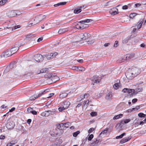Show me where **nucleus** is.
<instances>
[{"mask_svg": "<svg viewBox=\"0 0 146 146\" xmlns=\"http://www.w3.org/2000/svg\"><path fill=\"white\" fill-rule=\"evenodd\" d=\"M85 68L84 67H78V70L80 71H84L85 70Z\"/></svg>", "mask_w": 146, "mask_h": 146, "instance_id": "48", "label": "nucleus"}, {"mask_svg": "<svg viewBox=\"0 0 146 146\" xmlns=\"http://www.w3.org/2000/svg\"><path fill=\"white\" fill-rule=\"evenodd\" d=\"M55 132V133L56 134L57 136H60L64 132V130H60L56 129L53 130Z\"/></svg>", "mask_w": 146, "mask_h": 146, "instance_id": "10", "label": "nucleus"}, {"mask_svg": "<svg viewBox=\"0 0 146 146\" xmlns=\"http://www.w3.org/2000/svg\"><path fill=\"white\" fill-rule=\"evenodd\" d=\"M32 110L33 109L31 107H29L27 109L28 113H31Z\"/></svg>", "mask_w": 146, "mask_h": 146, "instance_id": "44", "label": "nucleus"}, {"mask_svg": "<svg viewBox=\"0 0 146 146\" xmlns=\"http://www.w3.org/2000/svg\"><path fill=\"white\" fill-rule=\"evenodd\" d=\"M117 83H115L113 86V88L116 89H117L120 86L121 84L120 83V80H117Z\"/></svg>", "mask_w": 146, "mask_h": 146, "instance_id": "15", "label": "nucleus"}, {"mask_svg": "<svg viewBox=\"0 0 146 146\" xmlns=\"http://www.w3.org/2000/svg\"><path fill=\"white\" fill-rule=\"evenodd\" d=\"M46 16L44 15L40 14L36 16L35 18H33L31 21L29 22V25L31 27L30 25H35L40 22L42 20L45 19Z\"/></svg>", "mask_w": 146, "mask_h": 146, "instance_id": "1", "label": "nucleus"}, {"mask_svg": "<svg viewBox=\"0 0 146 146\" xmlns=\"http://www.w3.org/2000/svg\"><path fill=\"white\" fill-rule=\"evenodd\" d=\"M8 0H2L0 1V5H4Z\"/></svg>", "mask_w": 146, "mask_h": 146, "instance_id": "35", "label": "nucleus"}, {"mask_svg": "<svg viewBox=\"0 0 146 146\" xmlns=\"http://www.w3.org/2000/svg\"><path fill=\"white\" fill-rule=\"evenodd\" d=\"M67 3V2H61L58 3L59 6L60 5H65Z\"/></svg>", "mask_w": 146, "mask_h": 146, "instance_id": "49", "label": "nucleus"}, {"mask_svg": "<svg viewBox=\"0 0 146 146\" xmlns=\"http://www.w3.org/2000/svg\"><path fill=\"white\" fill-rule=\"evenodd\" d=\"M110 13L112 15H114L118 13V10L117 8H113L110 11Z\"/></svg>", "mask_w": 146, "mask_h": 146, "instance_id": "11", "label": "nucleus"}, {"mask_svg": "<svg viewBox=\"0 0 146 146\" xmlns=\"http://www.w3.org/2000/svg\"><path fill=\"white\" fill-rule=\"evenodd\" d=\"M144 21V20L143 19H140L139 21V22H139V23H141V25H142V24L143 23V21Z\"/></svg>", "mask_w": 146, "mask_h": 146, "instance_id": "61", "label": "nucleus"}, {"mask_svg": "<svg viewBox=\"0 0 146 146\" xmlns=\"http://www.w3.org/2000/svg\"><path fill=\"white\" fill-rule=\"evenodd\" d=\"M137 100H138L137 99L134 98V99H133L132 100V102L133 103H135L137 101Z\"/></svg>", "mask_w": 146, "mask_h": 146, "instance_id": "62", "label": "nucleus"}, {"mask_svg": "<svg viewBox=\"0 0 146 146\" xmlns=\"http://www.w3.org/2000/svg\"><path fill=\"white\" fill-rule=\"evenodd\" d=\"M134 54H128L126 55V58L127 60H129L133 58L134 56Z\"/></svg>", "mask_w": 146, "mask_h": 146, "instance_id": "22", "label": "nucleus"}, {"mask_svg": "<svg viewBox=\"0 0 146 146\" xmlns=\"http://www.w3.org/2000/svg\"><path fill=\"white\" fill-rule=\"evenodd\" d=\"M111 93V92H110L106 95V100H110L111 99L112 96V94Z\"/></svg>", "mask_w": 146, "mask_h": 146, "instance_id": "21", "label": "nucleus"}, {"mask_svg": "<svg viewBox=\"0 0 146 146\" xmlns=\"http://www.w3.org/2000/svg\"><path fill=\"white\" fill-rule=\"evenodd\" d=\"M57 126V129L61 130H63L64 129V124L63 123H61L58 124L56 125Z\"/></svg>", "mask_w": 146, "mask_h": 146, "instance_id": "14", "label": "nucleus"}, {"mask_svg": "<svg viewBox=\"0 0 146 146\" xmlns=\"http://www.w3.org/2000/svg\"><path fill=\"white\" fill-rule=\"evenodd\" d=\"M49 89H47L41 92V93H40L38 96V97H40L42 95L45 94L46 92L49 91Z\"/></svg>", "mask_w": 146, "mask_h": 146, "instance_id": "26", "label": "nucleus"}, {"mask_svg": "<svg viewBox=\"0 0 146 146\" xmlns=\"http://www.w3.org/2000/svg\"><path fill=\"white\" fill-rule=\"evenodd\" d=\"M7 16L9 17H13L15 16L17 14L16 11L12 10L9 11L7 13Z\"/></svg>", "mask_w": 146, "mask_h": 146, "instance_id": "8", "label": "nucleus"}, {"mask_svg": "<svg viewBox=\"0 0 146 146\" xmlns=\"http://www.w3.org/2000/svg\"><path fill=\"white\" fill-rule=\"evenodd\" d=\"M102 78L98 76L95 75L92 78V80L93 83H98L101 82Z\"/></svg>", "mask_w": 146, "mask_h": 146, "instance_id": "6", "label": "nucleus"}, {"mask_svg": "<svg viewBox=\"0 0 146 146\" xmlns=\"http://www.w3.org/2000/svg\"><path fill=\"white\" fill-rule=\"evenodd\" d=\"M63 104L64 105L63 106L66 109L69 106L70 104V102L68 101H65Z\"/></svg>", "mask_w": 146, "mask_h": 146, "instance_id": "17", "label": "nucleus"}, {"mask_svg": "<svg viewBox=\"0 0 146 146\" xmlns=\"http://www.w3.org/2000/svg\"><path fill=\"white\" fill-rule=\"evenodd\" d=\"M123 116V115L120 113L117 115H115L113 117V119H116L121 117Z\"/></svg>", "mask_w": 146, "mask_h": 146, "instance_id": "27", "label": "nucleus"}, {"mask_svg": "<svg viewBox=\"0 0 146 146\" xmlns=\"http://www.w3.org/2000/svg\"><path fill=\"white\" fill-rule=\"evenodd\" d=\"M94 130V128H91L90 129H89L88 131V133H92V131H93Z\"/></svg>", "mask_w": 146, "mask_h": 146, "instance_id": "51", "label": "nucleus"}, {"mask_svg": "<svg viewBox=\"0 0 146 146\" xmlns=\"http://www.w3.org/2000/svg\"><path fill=\"white\" fill-rule=\"evenodd\" d=\"M50 135L52 136H55V137H56V136L57 137V135H56V134H55V132L54 131H53L50 132Z\"/></svg>", "mask_w": 146, "mask_h": 146, "instance_id": "42", "label": "nucleus"}, {"mask_svg": "<svg viewBox=\"0 0 146 146\" xmlns=\"http://www.w3.org/2000/svg\"><path fill=\"white\" fill-rule=\"evenodd\" d=\"M138 116L140 117H145L146 115L142 113H140L138 114Z\"/></svg>", "mask_w": 146, "mask_h": 146, "instance_id": "33", "label": "nucleus"}, {"mask_svg": "<svg viewBox=\"0 0 146 146\" xmlns=\"http://www.w3.org/2000/svg\"><path fill=\"white\" fill-rule=\"evenodd\" d=\"M108 128H106L104 130L100 133L99 135V137H100L102 134H104L105 133H107V131H108Z\"/></svg>", "mask_w": 146, "mask_h": 146, "instance_id": "30", "label": "nucleus"}, {"mask_svg": "<svg viewBox=\"0 0 146 146\" xmlns=\"http://www.w3.org/2000/svg\"><path fill=\"white\" fill-rule=\"evenodd\" d=\"M90 115L94 117L97 115V113L96 112L92 111Z\"/></svg>", "mask_w": 146, "mask_h": 146, "instance_id": "37", "label": "nucleus"}, {"mask_svg": "<svg viewBox=\"0 0 146 146\" xmlns=\"http://www.w3.org/2000/svg\"><path fill=\"white\" fill-rule=\"evenodd\" d=\"M82 11V9H81L80 8H79V7H78L74 9V13L75 14H78L81 12Z\"/></svg>", "mask_w": 146, "mask_h": 146, "instance_id": "19", "label": "nucleus"}, {"mask_svg": "<svg viewBox=\"0 0 146 146\" xmlns=\"http://www.w3.org/2000/svg\"><path fill=\"white\" fill-rule=\"evenodd\" d=\"M80 133V131H76L74 132L73 133V136L74 137H76Z\"/></svg>", "mask_w": 146, "mask_h": 146, "instance_id": "34", "label": "nucleus"}, {"mask_svg": "<svg viewBox=\"0 0 146 146\" xmlns=\"http://www.w3.org/2000/svg\"><path fill=\"white\" fill-rule=\"evenodd\" d=\"M90 37V35L88 33H82L79 35V36H77V38H80L81 40L77 42H79L82 41L87 40Z\"/></svg>", "mask_w": 146, "mask_h": 146, "instance_id": "3", "label": "nucleus"}, {"mask_svg": "<svg viewBox=\"0 0 146 146\" xmlns=\"http://www.w3.org/2000/svg\"><path fill=\"white\" fill-rule=\"evenodd\" d=\"M122 92L124 93L127 92L128 94L127 97L129 98L133 97V95L137 94L134 89L125 88L122 90Z\"/></svg>", "mask_w": 146, "mask_h": 146, "instance_id": "2", "label": "nucleus"}, {"mask_svg": "<svg viewBox=\"0 0 146 146\" xmlns=\"http://www.w3.org/2000/svg\"><path fill=\"white\" fill-rule=\"evenodd\" d=\"M68 29L67 28H61L59 30L58 33V34H61L64 33L68 31Z\"/></svg>", "mask_w": 146, "mask_h": 146, "instance_id": "16", "label": "nucleus"}, {"mask_svg": "<svg viewBox=\"0 0 146 146\" xmlns=\"http://www.w3.org/2000/svg\"><path fill=\"white\" fill-rule=\"evenodd\" d=\"M44 56L46 57L47 59L48 60L50 59L52 57V56L49 55H44Z\"/></svg>", "mask_w": 146, "mask_h": 146, "instance_id": "52", "label": "nucleus"}, {"mask_svg": "<svg viewBox=\"0 0 146 146\" xmlns=\"http://www.w3.org/2000/svg\"><path fill=\"white\" fill-rule=\"evenodd\" d=\"M68 95V94L65 92H62L59 95V97L61 98H65Z\"/></svg>", "mask_w": 146, "mask_h": 146, "instance_id": "24", "label": "nucleus"}, {"mask_svg": "<svg viewBox=\"0 0 146 146\" xmlns=\"http://www.w3.org/2000/svg\"><path fill=\"white\" fill-rule=\"evenodd\" d=\"M141 5V4L137 3L135 4V8L139 7Z\"/></svg>", "mask_w": 146, "mask_h": 146, "instance_id": "60", "label": "nucleus"}, {"mask_svg": "<svg viewBox=\"0 0 146 146\" xmlns=\"http://www.w3.org/2000/svg\"><path fill=\"white\" fill-rule=\"evenodd\" d=\"M19 48V47L17 46H15V45L14 47H12L10 49L13 54H14L18 50Z\"/></svg>", "mask_w": 146, "mask_h": 146, "instance_id": "13", "label": "nucleus"}, {"mask_svg": "<svg viewBox=\"0 0 146 146\" xmlns=\"http://www.w3.org/2000/svg\"><path fill=\"white\" fill-rule=\"evenodd\" d=\"M89 136L88 137V139L89 141H90L94 137V135L91 134L90 135H88Z\"/></svg>", "mask_w": 146, "mask_h": 146, "instance_id": "36", "label": "nucleus"}, {"mask_svg": "<svg viewBox=\"0 0 146 146\" xmlns=\"http://www.w3.org/2000/svg\"><path fill=\"white\" fill-rule=\"evenodd\" d=\"M145 133H146V132L145 130H142L138 132L137 133V134H138L139 136H141L142 134H144Z\"/></svg>", "mask_w": 146, "mask_h": 146, "instance_id": "29", "label": "nucleus"}, {"mask_svg": "<svg viewBox=\"0 0 146 146\" xmlns=\"http://www.w3.org/2000/svg\"><path fill=\"white\" fill-rule=\"evenodd\" d=\"M44 57L40 54H37L33 56V58L37 62H39L42 61L44 59Z\"/></svg>", "mask_w": 146, "mask_h": 146, "instance_id": "4", "label": "nucleus"}, {"mask_svg": "<svg viewBox=\"0 0 146 146\" xmlns=\"http://www.w3.org/2000/svg\"><path fill=\"white\" fill-rule=\"evenodd\" d=\"M38 97H38V96H33L30 98V100H35L36 98Z\"/></svg>", "mask_w": 146, "mask_h": 146, "instance_id": "38", "label": "nucleus"}, {"mask_svg": "<svg viewBox=\"0 0 146 146\" xmlns=\"http://www.w3.org/2000/svg\"><path fill=\"white\" fill-rule=\"evenodd\" d=\"M15 126V123L13 121L8 122L6 125V127L9 129H12Z\"/></svg>", "mask_w": 146, "mask_h": 146, "instance_id": "7", "label": "nucleus"}, {"mask_svg": "<svg viewBox=\"0 0 146 146\" xmlns=\"http://www.w3.org/2000/svg\"><path fill=\"white\" fill-rule=\"evenodd\" d=\"M64 124V128H68L70 125H71V123L69 122H66L65 123H63Z\"/></svg>", "mask_w": 146, "mask_h": 146, "instance_id": "31", "label": "nucleus"}, {"mask_svg": "<svg viewBox=\"0 0 146 146\" xmlns=\"http://www.w3.org/2000/svg\"><path fill=\"white\" fill-rule=\"evenodd\" d=\"M87 42L88 44H92L94 42V41L93 40H88V41H86Z\"/></svg>", "mask_w": 146, "mask_h": 146, "instance_id": "54", "label": "nucleus"}, {"mask_svg": "<svg viewBox=\"0 0 146 146\" xmlns=\"http://www.w3.org/2000/svg\"><path fill=\"white\" fill-rule=\"evenodd\" d=\"M50 115H53L55 113V111L48 110Z\"/></svg>", "mask_w": 146, "mask_h": 146, "instance_id": "53", "label": "nucleus"}, {"mask_svg": "<svg viewBox=\"0 0 146 146\" xmlns=\"http://www.w3.org/2000/svg\"><path fill=\"white\" fill-rule=\"evenodd\" d=\"M25 44L23 43H22L21 44L19 43H17L16 44H15V46H18V47H20L21 46H23Z\"/></svg>", "mask_w": 146, "mask_h": 146, "instance_id": "47", "label": "nucleus"}, {"mask_svg": "<svg viewBox=\"0 0 146 146\" xmlns=\"http://www.w3.org/2000/svg\"><path fill=\"white\" fill-rule=\"evenodd\" d=\"M8 51L7 50L6 51H5L3 54L1 55V57L3 56L4 57H7L9 56L8 54Z\"/></svg>", "mask_w": 146, "mask_h": 146, "instance_id": "23", "label": "nucleus"}, {"mask_svg": "<svg viewBox=\"0 0 146 146\" xmlns=\"http://www.w3.org/2000/svg\"><path fill=\"white\" fill-rule=\"evenodd\" d=\"M135 108H133L132 109H129L128 110H126V112L129 113L131 112L133 110H135Z\"/></svg>", "mask_w": 146, "mask_h": 146, "instance_id": "41", "label": "nucleus"}, {"mask_svg": "<svg viewBox=\"0 0 146 146\" xmlns=\"http://www.w3.org/2000/svg\"><path fill=\"white\" fill-rule=\"evenodd\" d=\"M46 78L53 79L54 77V75L52 73H48L45 76Z\"/></svg>", "mask_w": 146, "mask_h": 146, "instance_id": "20", "label": "nucleus"}, {"mask_svg": "<svg viewBox=\"0 0 146 146\" xmlns=\"http://www.w3.org/2000/svg\"><path fill=\"white\" fill-rule=\"evenodd\" d=\"M128 8V6L127 5H125L122 7V9H123L125 10L127 9Z\"/></svg>", "mask_w": 146, "mask_h": 146, "instance_id": "56", "label": "nucleus"}, {"mask_svg": "<svg viewBox=\"0 0 146 146\" xmlns=\"http://www.w3.org/2000/svg\"><path fill=\"white\" fill-rule=\"evenodd\" d=\"M13 28H14V29H13L14 30L16 29H17V28H20V25H19L13 26Z\"/></svg>", "mask_w": 146, "mask_h": 146, "instance_id": "64", "label": "nucleus"}, {"mask_svg": "<svg viewBox=\"0 0 146 146\" xmlns=\"http://www.w3.org/2000/svg\"><path fill=\"white\" fill-rule=\"evenodd\" d=\"M87 7V5H83L80 6H79V8H80L81 9H85Z\"/></svg>", "mask_w": 146, "mask_h": 146, "instance_id": "46", "label": "nucleus"}, {"mask_svg": "<svg viewBox=\"0 0 146 146\" xmlns=\"http://www.w3.org/2000/svg\"><path fill=\"white\" fill-rule=\"evenodd\" d=\"M66 109L65 108L64 106L62 107H59L58 109V110L60 111H62Z\"/></svg>", "mask_w": 146, "mask_h": 146, "instance_id": "45", "label": "nucleus"}, {"mask_svg": "<svg viewBox=\"0 0 146 146\" xmlns=\"http://www.w3.org/2000/svg\"><path fill=\"white\" fill-rule=\"evenodd\" d=\"M16 66V63L15 62H14L10 64V66H7L5 70L4 71H5V70H7V69L10 68L11 69L13 68H15Z\"/></svg>", "mask_w": 146, "mask_h": 146, "instance_id": "18", "label": "nucleus"}, {"mask_svg": "<svg viewBox=\"0 0 146 146\" xmlns=\"http://www.w3.org/2000/svg\"><path fill=\"white\" fill-rule=\"evenodd\" d=\"M118 41L116 40L115 42V43L114 45V47H116L118 46Z\"/></svg>", "mask_w": 146, "mask_h": 146, "instance_id": "57", "label": "nucleus"}, {"mask_svg": "<svg viewBox=\"0 0 146 146\" xmlns=\"http://www.w3.org/2000/svg\"><path fill=\"white\" fill-rule=\"evenodd\" d=\"M132 72V74L134 75V76L136 77L141 72V69L139 68L136 67H134L131 70Z\"/></svg>", "mask_w": 146, "mask_h": 146, "instance_id": "5", "label": "nucleus"}, {"mask_svg": "<svg viewBox=\"0 0 146 146\" xmlns=\"http://www.w3.org/2000/svg\"><path fill=\"white\" fill-rule=\"evenodd\" d=\"M112 1H108L107 3H106V6H108L110 5H111L112 4Z\"/></svg>", "mask_w": 146, "mask_h": 146, "instance_id": "55", "label": "nucleus"}, {"mask_svg": "<svg viewBox=\"0 0 146 146\" xmlns=\"http://www.w3.org/2000/svg\"><path fill=\"white\" fill-rule=\"evenodd\" d=\"M31 113H32L33 115H36L37 114V112L35 110H33Z\"/></svg>", "mask_w": 146, "mask_h": 146, "instance_id": "59", "label": "nucleus"}, {"mask_svg": "<svg viewBox=\"0 0 146 146\" xmlns=\"http://www.w3.org/2000/svg\"><path fill=\"white\" fill-rule=\"evenodd\" d=\"M13 24H12V25L10 24H9L8 27H7L6 28L7 29H9L10 30H11V31H13L14 29L13 27Z\"/></svg>", "mask_w": 146, "mask_h": 146, "instance_id": "28", "label": "nucleus"}, {"mask_svg": "<svg viewBox=\"0 0 146 146\" xmlns=\"http://www.w3.org/2000/svg\"><path fill=\"white\" fill-rule=\"evenodd\" d=\"M98 141V140L97 139H94V140H93V141H94V142H93L92 143V144H93L94 143H95V144H97V145L99 143V141H98L97 142V141Z\"/></svg>", "mask_w": 146, "mask_h": 146, "instance_id": "40", "label": "nucleus"}, {"mask_svg": "<svg viewBox=\"0 0 146 146\" xmlns=\"http://www.w3.org/2000/svg\"><path fill=\"white\" fill-rule=\"evenodd\" d=\"M93 20L91 19H86L83 21H81L79 22L80 23H88L92 21Z\"/></svg>", "mask_w": 146, "mask_h": 146, "instance_id": "25", "label": "nucleus"}, {"mask_svg": "<svg viewBox=\"0 0 146 146\" xmlns=\"http://www.w3.org/2000/svg\"><path fill=\"white\" fill-rule=\"evenodd\" d=\"M89 25L88 24H83V27H84V29L87 28L89 27Z\"/></svg>", "mask_w": 146, "mask_h": 146, "instance_id": "58", "label": "nucleus"}, {"mask_svg": "<svg viewBox=\"0 0 146 146\" xmlns=\"http://www.w3.org/2000/svg\"><path fill=\"white\" fill-rule=\"evenodd\" d=\"M132 73V72L131 70L130 72H128L126 73L125 75L126 77L130 80H131L134 78L135 77L134 76V75Z\"/></svg>", "mask_w": 146, "mask_h": 146, "instance_id": "9", "label": "nucleus"}, {"mask_svg": "<svg viewBox=\"0 0 146 146\" xmlns=\"http://www.w3.org/2000/svg\"><path fill=\"white\" fill-rule=\"evenodd\" d=\"M137 14L136 13H131L130 14L129 17L130 18L133 19L135 16L137 15Z\"/></svg>", "mask_w": 146, "mask_h": 146, "instance_id": "32", "label": "nucleus"}, {"mask_svg": "<svg viewBox=\"0 0 146 146\" xmlns=\"http://www.w3.org/2000/svg\"><path fill=\"white\" fill-rule=\"evenodd\" d=\"M143 90V89L142 88H137L136 89V93H137L140 92H142Z\"/></svg>", "mask_w": 146, "mask_h": 146, "instance_id": "39", "label": "nucleus"}, {"mask_svg": "<svg viewBox=\"0 0 146 146\" xmlns=\"http://www.w3.org/2000/svg\"><path fill=\"white\" fill-rule=\"evenodd\" d=\"M7 50V51H8V53L9 56H11L12 54H13L12 52H11L10 48H9Z\"/></svg>", "mask_w": 146, "mask_h": 146, "instance_id": "43", "label": "nucleus"}, {"mask_svg": "<svg viewBox=\"0 0 146 146\" xmlns=\"http://www.w3.org/2000/svg\"><path fill=\"white\" fill-rule=\"evenodd\" d=\"M46 117L50 115L48 111H45Z\"/></svg>", "mask_w": 146, "mask_h": 146, "instance_id": "63", "label": "nucleus"}, {"mask_svg": "<svg viewBox=\"0 0 146 146\" xmlns=\"http://www.w3.org/2000/svg\"><path fill=\"white\" fill-rule=\"evenodd\" d=\"M131 138V137L130 136L128 137H126L123 138L120 140V143L121 144H123L130 140Z\"/></svg>", "mask_w": 146, "mask_h": 146, "instance_id": "12", "label": "nucleus"}, {"mask_svg": "<svg viewBox=\"0 0 146 146\" xmlns=\"http://www.w3.org/2000/svg\"><path fill=\"white\" fill-rule=\"evenodd\" d=\"M131 121V119H126L124 121V123L125 124Z\"/></svg>", "mask_w": 146, "mask_h": 146, "instance_id": "50", "label": "nucleus"}]
</instances>
